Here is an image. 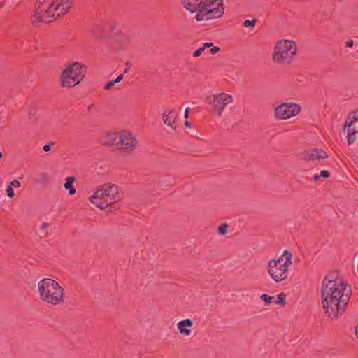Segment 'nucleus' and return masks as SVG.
<instances>
[{
    "instance_id": "39",
    "label": "nucleus",
    "mask_w": 358,
    "mask_h": 358,
    "mask_svg": "<svg viewBox=\"0 0 358 358\" xmlns=\"http://www.w3.org/2000/svg\"><path fill=\"white\" fill-rule=\"evenodd\" d=\"M3 157L2 152L0 151V159Z\"/></svg>"
},
{
    "instance_id": "6",
    "label": "nucleus",
    "mask_w": 358,
    "mask_h": 358,
    "mask_svg": "<svg viewBox=\"0 0 358 358\" xmlns=\"http://www.w3.org/2000/svg\"><path fill=\"white\" fill-rule=\"evenodd\" d=\"M297 48V45L294 41H278L274 47L272 59L278 64H289L294 59Z\"/></svg>"
},
{
    "instance_id": "1",
    "label": "nucleus",
    "mask_w": 358,
    "mask_h": 358,
    "mask_svg": "<svg viewBox=\"0 0 358 358\" xmlns=\"http://www.w3.org/2000/svg\"><path fill=\"white\" fill-rule=\"evenodd\" d=\"M350 294V287L337 273H331L324 278L320 288L321 302L330 319L336 320L342 315Z\"/></svg>"
},
{
    "instance_id": "13",
    "label": "nucleus",
    "mask_w": 358,
    "mask_h": 358,
    "mask_svg": "<svg viewBox=\"0 0 358 358\" xmlns=\"http://www.w3.org/2000/svg\"><path fill=\"white\" fill-rule=\"evenodd\" d=\"M302 158L305 161L324 160L328 158L329 155L324 150L320 148H311L303 151L301 153Z\"/></svg>"
},
{
    "instance_id": "31",
    "label": "nucleus",
    "mask_w": 358,
    "mask_h": 358,
    "mask_svg": "<svg viewBox=\"0 0 358 358\" xmlns=\"http://www.w3.org/2000/svg\"><path fill=\"white\" fill-rule=\"evenodd\" d=\"M354 45V41L353 40H348L347 42H346V46L348 47V48H352Z\"/></svg>"
},
{
    "instance_id": "28",
    "label": "nucleus",
    "mask_w": 358,
    "mask_h": 358,
    "mask_svg": "<svg viewBox=\"0 0 358 358\" xmlns=\"http://www.w3.org/2000/svg\"><path fill=\"white\" fill-rule=\"evenodd\" d=\"M10 185H11V187H18L20 186V182L17 180H13L10 183Z\"/></svg>"
},
{
    "instance_id": "32",
    "label": "nucleus",
    "mask_w": 358,
    "mask_h": 358,
    "mask_svg": "<svg viewBox=\"0 0 358 358\" xmlns=\"http://www.w3.org/2000/svg\"><path fill=\"white\" fill-rule=\"evenodd\" d=\"M189 108H187L185 110V113H184V117L185 119H187L188 117H189Z\"/></svg>"
},
{
    "instance_id": "4",
    "label": "nucleus",
    "mask_w": 358,
    "mask_h": 358,
    "mask_svg": "<svg viewBox=\"0 0 358 358\" xmlns=\"http://www.w3.org/2000/svg\"><path fill=\"white\" fill-rule=\"evenodd\" d=\"M39 298L45 303L57 306L64 301L63 287L52 278H43L38 282Z\"/></svg>"
},
{
    "instance_id": "14",
    "label": "nucleus",
    "mask_w": 358,
    "mask_h": 358,
    "mask_svg": "<svg viewBox=\"0 0 358 358\" xmlns=\"http://www.w3.org/2000/svg\"><path fill=\"white\" fill-rule=\"evenodd\" d=\"M178 114L175 113L173 110H166L162 115V120L165 124L171 127L173 129H176L175 125Z\"/></svg>"
},
{
    "instance_id": "35",
    "label": "nucleus",
    "mask_w": 358,
    "mask_h": 358,
    "mask_svg": "<svg viewBox=\"0 0 358 358\" xmlns=\"http://www.w3.org/2000/svg\"><path fill=\"white\" fill-rule=\"evenodd\" d=\"M355 334L356 336H358V325L355 327Z\"/></svg>"
},
{
    "instance_id": "36",
    "label": "nucleus",
    "mask_w": 358,
    "mask_h": 358,
    "mask_svg": "<svg viewBox=\"0 0 358 358\" xmlns=\"http://www.w3.org/2000/svg\"><path fill=\"white\" fill-rule=\"evenodd\" d=\"M184 125H185V127H190V126H191V125H190V123H189L188 121H185V122H184Z\"/></svg>"
},
{
    "instance_id": "12",
    "label": "nucleus",
    "mask_w": 358,
    "mask_h": 358,
    "mask_svg": "<svg viewBox=\"0 0 358 358\" xmlns=\"http://www.w3.org/2000/svg\"><path fill=\"white\" fill-rule=\"evenodd\" d=\"M137 144L136 138L131 133L124 131L120 132L117 149L132 151Z\"/></svg>"
},
{
    "instance_id": "22",
    "label": "nucleus",
    "mask_w": 358,
    "mask_h": 358,
    "mask_svg": "<svg viewBox=\"0 0 358 358\" xmlns=\"http://www.w3.org/2000/svg\"><path fill=\"white\" fill-rule=\"evenodd\" d=\"M50 226V224L48 223V222H43L40 227V229H39V234H46V231L48 229V228Z\"/></svg>"
},
{
    "instance_id": "19",
    "label": "nucleus",
    "mask_w": 358,
    "mask_h": 358,
    "mask_svg": "<svg viewBox=\"0 0 358 358\" xmlns=\"http://www.w3.org/2000/svg\"><path fill=\"white\" fill-rule=\"evenodd\" d=\"M229 227L227 223H222L217 227V233L220 235H225L227 233V229Z\"/></svg>"
},
{
    "instance_id": "16",
    "label": "nucleus",
    "mask_w": 358,
    "mask_h": 358,
    "mask_svg": "<svg viewBox=\"0 0 358 358\" xmlns=\"http://www.w3.org/2000/svg\"><path fill=\"white\" fill-rule=\"evenodd\" d=\"M120 132H108L105 134L104 144L107 145H115L117 148Z\"/></svg>"
},
{
    "instance_id": "20",
    "label": "nucleus",
    "mask_w": 358,
    "mask_h": 358,
    "mask_svg": "<svg viewBox=\"0 0 358 358\" xmlns=\"http://www.w3.org/2000/svg\"><path fill=\"white\" fill-rule=\"evenodd\" d=\"M260 299L266 303V304L268 305L272 303V300L273 299V296H271L266 294H262L260 296Z\"/></svg>"
},
{
    "instance_id": "37",
    "label": "nucleus",
    "mask_w": 358,
    "mask_h": 358,
    "mask_svg": "<svg viewBox=\"0 0 358 358\" xmlns=\"http://www.w3.org/2000/svg\"><path fill=\"white\" fill-rule=\"evenodd\" d=\"M94 107V105L93 103L90 104L89 106H88V110H92Z\"/></svg>"
},
{
    "instance_id": "18",
    "label": "nucleus",
    "mask_w": 358,
    "mask_h": 358,
    "mask_svg": "<svg viewBox=\"0 0 358 358\" xmlns=\"http://www.w3.org/2000/svg\"><path fill=\"white\" fill-rule=\"evenodd\" d=\"M123 79V75L122 74H120L119 75L116 79L113 80H111L110 81L109 83H108L105 86H104V89L105 90H110L114 84L115 83H120L122 80Z\"/></svg>"
},
{
    "instance_id": "38",
    "label": "nucleus",
    "mask_w": 358,
    "mask_h": 358,
    "mask_svg": "<svg viewBox=\"0 0 358 358\" xmlns=\"http://www.w3.org/2000/svg\"><path fill=\"white\" fill-rule=\"evenodd\" d=\"M320 176L315 175V176H313V179H314L315 180H319V178H320Z\"/></svg>"
},
{
    "instance_id": "15",
    "label": "nucleus",
    "mask_w": 358,
    "mask_h": 358,
    "mask_svg": "<svg viewBox=\"0 0 358 358\" xmlns=\"http://www.w3.org/2000/svg\"><path fill=\"white\" fill-rule=\"evenodd\" d=\"M193 326V322L190 319H185L177 324V327L180 333L182 335L189 336L191 334V329L186 328Z\"/></svg>"
},
{
    "instance_id": "26",
    "label": "nucleus",
    "mask_w": 358,
    "mask_h": 358,
    "mask_svg": "<svg viewBox=\"0 0 358 358\" xmlns=\"http://www.w3.org/2000/svg\"><path fill=\"white\" fill-rule=\"evenodd\" d=\"M55 142L54 141H51L49 143L45 145L43 147V150L45 151V152H49L50 150H51V145H55Z\"/></svg>"
},
{
    "instance_id": "40",
    "label": "nucleus",
    "mask_w": 358,
    "mask_h": 358,
    "mask_svg": "<svg viewBox=\"0 0 358 358\" xmlns=\"http://www.w3.org/2000/svg\"><path fill=\"white\" fill-rule=\"evenodd\" d=\"M105 199H108V201H110V199L106 198Z\"/></svg>"
},
{
    "instance_id": "17",
    "label": "nucleus",
    "mask_w": 358,
    "mask_h": 358,
    "mask_svg": "<svg viewBox=\"0 0 358 358\" xmlns=\"http://www.w3.org/2000/svg\"><path fill=\"white\" fill-rule=\"evenodd\" d=\"M76 181V178L73 176H69L66 178V182L64 185V187L69 190L70 195L76 194V189L73 187V183Z\"/></svg>"
},
{
    "instance_id": "34",
    "label": "nucleus",
    "mask_w": 358,
    "mask_h": 358,
    "mask_svg": "<svg viewBox=\"0 0 358 358\" xmlns=\"http://www.w3.org/2000/svg\"><path fill=\"white\" fill-rule=\"evenodd\" d=\"M126 66H127V67H126V69H124V73L128 72V71H129V67H130V66H131L129 62H127L126 63Z\"/></svg>"
},
{
    "instance_id": "27",
    "label": "nucleus",
    "mask_w": 358,
    "mask_h": 358,
    "mask_svg": "<svg viewBox=\"0 0 358 358\" xmlns=\"http://www.w3.org/2000/svg\"><path fill=\"white\" fill-rule=\"evenodd\" d=\"M329 175H330L329 172L327 170L321 171L320 174V176L324 177V178H328L329 176Z\"/></svg>"
},
{
    "instance_id": "3",
    "label": "nucleus",
    "mask_w": 358,
    "mask_h": 358,
    "mask_svg": "<svg viewBox=\"0 0 358 358\" xmlns=\"http://www.w3.org/2000/svg\"><path fill=\"white\" fill-rule=\"evenodd\" d=\"M184 8L196 13V21H208L220 18L224 15L222 0H180Z\"/></svg>"
},
{
    "instance_id": "23",
    "label": "nucleus",
    "mask_w": 358,
    "mask_h": 358,
    "mask_svg": "<svg viewBox=\"0 0 358 358\" xmlns=\"http://www.w3.org/2000/svg\"><path fill=\"white\" fill-rule=\"evenodd\" d=\"M256 24V20H246L244 22H243V25L246 27H254Z\"/></svg>"
},
{
    "instance_id": "25",
    "label": "nucleus",
    "mask_w": 358,
    "mask_h": 358,
    "mask_svg": "<svg viewBox=\"0 0 358 358\" xmlns=\"http://www.w3.org/2000/svg\"><path fill=\"white\" fill-rule=\"evenodd\" d=\"M204 48L203 47H200L199 49H197L194 53H193V56L194 57H199L201 53L204 51Z\"/></svg>"
},
{
    "instance_id": "11",
    "label": "nucleus",
    "mask_w": 358,
    "mask_h": 358,
    "mask_svg": "<svg viewBox=\"0 0 358 358\" xmlns=\"http://www.w3.org/2000/svg\"><path fill=\"white\" fill-rule=\"evenodd\" d=\"M358 120V114L353 111L347 117L343 125V133L348 140L349 145L354 144L357 141V133L355 123Z\"/></svg>"
},
{
    "instance_id": "24",
    "label": "nucleus",
    "mask_w": 358,
    "mask_h": 358,
    "mask_svg": "<svg viewBox=\"0 0 358 358\" xmlns=\"http://www.w3.org/2000/svg\"><path fill=\"white\" fill-rule=\"evenodd\" d=\"M6 192H7V195L10 197V198H13L15 195L14 194V191H13V187H11V185H8L7 187V189H6Z\"/></svg>"
},
{
    "instance_id": "5",
    "label": "nucleus",
    "mask_w": 358,
    "mask_h": 358,
    "mask_svg": "<svg viewBox=\"0 0 358 358\" xmlns=\"http://www.w3.org/2000/svg\"><path fill=\"white\" fill-rule=\"evenodd\" d=\"M120 197V188L114 184L106 183L97 187L90 201L97 208L104 210L119 200Z\"/></svg>"
},
{
    "instance_id": "21",
    "label": "nucleus",
    "mask_w": 358,
    "mask_h": 358,
    "mask_svg": "<svg viewBox=\"0 0 358 358\" xmlns=\"http://www.w3.org/2000/svg\"><path fill=\"white\" fill-rule=\"evenodd\" d=\"M277 301H275V303L277 304L280 305H285V295L283 293L278 294L277 296Z\"/></svg>"
},
{
    "instance_id": "33",
    "label": "nucleus",
    "mask_w": 358,
    "mask_h": 358,
    "mask_svg": "<svg viewBox=\"0 0 358 358\" xmlns=\"http://www.w3.org/2000/svg\"><path fill=\"white\" fill-rule=\"evenodd\" d=\"M41 178L44 180H46L48 178V174L46 173H41Z\"/></svg>"
},
{
    "instance_id": "2",
    "label": "nucleus",
    "mask_w": 358,
    "mask_h": 358,
    "mask_svg": "<svg viewBox=\"0 0 358 358\" xmlns=\"http://www.w3.org/2000/svg\"><path fill=\"white\" fill-rule=\"evenodd\" d=\"M71 4L72 0H38L31 17V22L34 25L50 22L67 13Z\"/></svg>"
},
{
    "instance_id": "9",
    "label": "nucleus",
    "mask_w": 358,
    "mask_h": 358,
    "mask_svg": "<svg viewBox=\"0 0 358 358\" xmlns=\"http://www.w3.org/2000/svg\"><path fill=\"white\" fill-rule=\"evenodd\" d=\"M301 111L299 104L294 102H285L276 106L273 115L276 120H285L298 115Z\"/></svg>"
},
{
    "instance_id": "30",
    "label": "nucleus",
    "mask_w": 358,
    "mask_h": 358,
    "mask_svg": "<svg viewBox=\"0 0 358 358\" xmlns=\"http://www.w3.org/2000/svg\"><path fill=\"white\" fill-rule=\"evenodd\" d=\"M213 45V43H211V42H206L203 44V48H204V49L206 48H210V47H212Z\"/></svg>"
},
{
    "instance_id": "10",
    "label": "nucleus",
    "mask_w": 358,
    "mask_h": 358,
    "mask_svg": "<svg viewBox=\"0 0 358 358\" xmlns=\"http://www.w3.org/2000/svg\"><path fill=\"white\" fill-rule=\"evenodd\" d=\"M208 103L212 106L217 116L221 117L224 108L233 101L231 95L220 93L206 97Z\"/></svg>"
},
{
    "instance_id": "7",
    "label": "nucleus",
    "mask_w": 358,
    "mask_h": 358,
    "mask_svg": "<svg viewBox=\"0 0 358 358\" xmlns=\"http://www.w3.org/2000/svg\"><path fill=\"white\" fill-rule=\"evenodd\" d=\"M292 253L286 250L278 259L268 262V273L273 280L279 282L287 278L288 268L292 264Z\"/></svg>"
},
{
    "instance_id": "8",
    "label": "nucleus",
    "mask_w": 358,
    "mask_h": 358,
    "mask_svg": "<svg viewBox=\"0 0 358 358\" xmlns=\"http://www.w3.org/2000/svg\"><path fill=\"white\" fill-rule=\"evenodd\" d=\"M84 66L78 62L67 64L59 76V83L62 88H73L78 85L83 79Z\"/></svg>"
},
{
    "instance_id": "29",
    "label": "nucleus",
    "mask_w": 358,
    "mask_h": 358,
    "mask_svg": "<svg viewBox=\"0 0 358 358\" xmlns=\"http://www.w3.org/2000/svg\"><path fill=\"white\" fill-rule=\"evenodd\" d=\"M220 50V48L219 47H213L210 50V52L211 54H216L217 52H218Z\"/></svg>"
}]
</instances>
